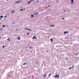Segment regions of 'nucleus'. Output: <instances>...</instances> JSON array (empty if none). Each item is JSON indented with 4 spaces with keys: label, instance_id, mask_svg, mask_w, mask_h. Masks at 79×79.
I'll return each instance as SVG.
<instances>
[{
    "label": "nucleus",
    "instance_id": "f8f14e48",
    "mask_svg": "<svg viewBox=\"0 0 79 79\" xmlns=\"http://www.w3.org/2000/svg\"><path fill=\"white\" fill-rule=\"evenodd\" d=\"M53 26H55V25H51V27H53Z\"/></svg>",
    "mask_w": 79,
    "mask_h": 79
},
{
    "label": "nucleus",
    "instance_id": "a878e982",
    "mask_svg": "<svg viewBox=\"0 0 79 79\" xmlns=\"http://www.w3.org/2000/svg\"><path fill=\"white\" fill-rule=\"evenodd\" d=\"M39 1H38L36 2V3H38V2H39Z\"/></svg>",
    "mask_w": 79,
    "mask_h": 79
},
{
    "label": "nucleus",
    "instance_id": "aec40b11",
    "mask_svg": "<svg viewBox=\"0 0 79 79\" xmlns=\"http://www.w3.org/2000/svg\"><path fill=\"white\" fill-rule=\"evenodd\" d=\"M74 2V0H72V1H71V2Z\"/></svg>",
    "mask_w": 79,
    "mask_h": 79
},
{
    "label": "nucleus",
    "instance_id": "5701e85b",
    "mask_svg": "<svg viewBox=\"0 0 79 79\" xmlns=\"http://www.w3.org/2000/svg\"><path fill=\"white\" fill-rule=\"evenodd\" d=\"M25 30H27V29H27V28H25Z\"/></svg>",
    "mask_w": 79,
    "mask_h": 79
},
{
    "label": "nucleus",
    "instance_id": "2f4dec72",
    "mask_svg": "<svg viewBox=\"0 0 79 79\" xmlns=\"http://www.w3.org/2000/svg\"><path fill=\"white\" fill-rule=\"evenodd\" d=\"M48 7H50V6H48Z\"/></svg>",
    "mask_w": 79,
    "mask_h": 79
},
{
    "label": "nucleus",
    "instance_id": "20e7f679",
    "mask_svg": "<svg viewBox=\"0 0 79 79\" xmlns=\"http://www.w3.org/2000/svg\"><path fill=\"white\" fill-rule=\"evenodd\" d=\"M15 12H16V11L12 10V14H13V13H15Z\"/></svg>",
    "mask_w": 79,
    "mask_h": 79
},
{
    "label": "nucleus",
    "instance_id": "423d86ee",
    "mask_svg": "<svg viewBox=\"0 0 79 79\" xmlns=\"http://www.w3.org/2000/svg\"><path fill=\"white\" fill-rule=\"evenodd\" d=\"M17 39H18V40H20V37H18Z\"/></svg>",
    "mask_w": 79,
    "mask_h": 79
},
{
    "label": "nucleus",
    "instance_id": "393cba45",
    "mask_svg": "<svg viewBox=\"0 0 79 79\" xmlns=\"http://www.w3.org/2000/svg\"><path fill=\"white\" fill-rule=\"evenodd\" d=\"M27 35H29V33H27Z\"/></svg>",
    "mask_w": 79,
    "mask_h": 79
},
{
    "label": "nucleus",
    "instance_id": "412c9836",
    "mask_svg": "<svg viewBox=\"0 0 79 79\" xmlns=\"http://www.w3.org/2000/svg\"><path fill=\"white\" fill-rule=\"evenodd\" d=\"M23 9H21V11H23Z\"/></svg>",
    "mask_w": 79,
    "mask_h": 79
},
{
    "label": "nucleus",
    "instance_id": "7ed1b4c3",
    "mask_svg": "<svg viewBox=\"0 0 79 79\" xmlns=\"http://www.w3.org/2000/svg\"><path fill=\"white\" fill-rule=\"evenodd\" d=\"M37 39V38H36L35 36H34L33 38L32 39Z\"/></svg>",
    "mask_w": 79,
    "mask_h": 79
},
{
    "label": "nucleus",
    "instance_id": "c9c22d12",
    "mask_svg": "<svg viewBox=\"0 0 79 79\" xmlns=\"http://www.w3.org/2000/svg\"><path fill=\"white\" fill-rule=\"evenodd\" d=\"M9 15V14H7V15Z\"/></svg>",
    "mask_w": 79,
    "mask_h": 79
},
{
    "label": "nucleus",
    "instance_id": "e433bc0d",
    "mask_svg": "<svg viewBox=\"0 0 79 79\" xmlns=\"http://www.w3.org/2000/svg\"><path fill=\"white\" fill-rule=\"evenodd\" d=\"M17 18H19V16H18L17 17Z\"/></svg>",
    "mask_w": 79,
    "mask_h": 79
},
{
    "label": "nucleus",
    "instance_id": "dca6fc26",
    "mask_svg": "<svg viewBox=\"0 0 79 79\" xmlns=\"http://www.w3.org/2000/svg\"><path fill=\"white\" fill-rule=\"evenodd\" d=\"M7 40H9V42H10V40L9 39H7Z\"/></svg>",
    "mask_w": 79,
    "mask_h": 79
},
{
    "label": "nucleus",
    "instance_id": "79ce46f5",
    "mask_svg": "<svg viewBox=\"0 0 79 79\" xmlns=\"http://www.w3.org/2000/svg\"><path fill=\"white\" fill-rule=\"evenodd\" d=\"M7 1H8V0H7Z\"/></svg>",
    "mask_w": 79,
    "mask_h": 79
},
{
    "label": "nucleus",
    "instance_id": "1a4fd4ad",
    "mask_svg": "<svg viewBox=\"0 0 79 79\" xmlns=\"http://www.w3.org/2000/svg\"><path fill=\"white\" fill-rule=\"evenodd\" d=\"M50 40H51V42H53V40H52V39H51Z\"/></svg>",
    "mask_w": 79,
    "mask_h": 79
},
{
    "label": "nucleus",
    "instance_id": "9b49d317",
    "mask_svg": "<svg viewBox=\"0 0 79 79\" xmlns=\"http://www.w3.org/2000/svg\"><path fill=\"white\" fill-rule=\"evenodd\" d=\"M5 26H6V25H3V26H2V27H5Z\"/></svg>",
    "mask_w": 79,
    "mask_h": 79
},
{
    "label": "nucleus",
    "instance_id": "cd10ccee",
    "mask_svg": "<svg viewBox=\"0 0 79 79\" xmlns=\"http://www.w3.org/2000/svg\"><path fill=\"white\" fill-rule=\"evenodd\" d=\"M33 0H31V1L30 2H33Z\"/></svg>",
    "mask_w": 79,
    "mask_h": 79
},
{
    "label": "nucleus",
    "instance_id": "f03ea898",
    "mask_svg": "<svg viewBox=\"0 0 79 79\" xmlns=\"http://www.w3.org/2000/svg\"><path fill=\"white\" fill-rule=\"evenodd\" d=\"M38 14H39V13H38V12H36V13H35L34 14V15L35 16H36V15H37Z\"/></svg>",
    "mask_w": 79,
    "mask_h": 79
},
{
    "label": "nucleus",
    "instance_id": "58836bf2",
    "mask_svg": "<svg viewBox=\"0 0 79 79\" xmlns=\"http://www.w3.org/2000/svg\"><path fill=\"white\" fill-rule=\"evenodd\" d=\"M9 77H10V76L9 75Z\"/></svg>",
    "mask_w": 79,
    "mask_h": 79
},
{
    "label": "nucleus",
    "instance_id": "4be33fe9",
    "mask_svg": "<svg viewBox=\"0 0 79 79\" xmlns=\"http://www.w3.org/2000/svg\"><path fill=\"white\" fill-rule=\"evenodd\" d=\"M45 76H46V75H44V77H45Z\"/></svg>",
    "mask_w": 79,
    "mask_h": 79
},
{
    "label": "nucleus",
    "instance_id": "c85d7f7f",
    "mask_svg": "<svg viewBox=\"0 0 79 79\" xmlns=\"http://www.w3.org/2000/svg\"><path fill=\"white\" fill-rule=\"evenodd\" d=\"M47 7H45V9H47Z\"/></svg>",
    "mask_w": 79,
    "mask_h": 79
},
{
    "label": "nucleus",
    "instance_id": "6ab92c4d",
    "mask_svg": "<svg viewBox=\"0 0 79 79\" xmlns=\"http://www.w3.org/2000/svg\"><path fill=\"white\" fill-rule=\"evenodd\" d=\"M3 48H5V46H3Z\"/></svg>",
    "mask_w": 79,
    "mask_h": 79
},
{
    "label": "nucleus",
    "instance_id": "0eeeda50",
    "mask_svg": "<svg viewBox=\"0 0 79 79\" xmlns=\"http://www.w3.org/2000/svg\"><path fill=\"white\" fill-rule=\"evenodd\" d=\"M66 33H68V31H66V32H64V34H66Z\"/></svg>",
    "mask_w": 79,
    "mask_h": 79
},
{
    "label": "nucleus",
    "instance_id": "ddd939ff",
    "mask_svg": "<svg viewBox=\"0 0 79 79\" xmlns=\"http://www.w3.org/2000/svg\"><path fill=\"white\" fill-rule=\"evenodd\" d=\"M52 74L51 73L49 75H48V76L49 77H50V75H51Z\"/></svg>",
    "mask_w": 79,
    "mask_h": 79
},
{
    "label": "nucleus",
    "instance_id": "9d476101",
    "mask_svg": "<svg viewBox=\"0 0 79 79\" xmlns=\"http://www.w3.org/2000/svg\"><path fill=\"white\" fill-rule=\"evenodd\" d=\"M71 69H72V67H71L70 68H69V70H71Z\"/></svg>",
    "mask_w": 79,
    "mask_h": 79
},
{
    "label": "nucleus",
    "instance_id": "b1692460",
    "mask_svg": "<svg viewBox=\"0 0 79 79\" xmlns=\"http://www.w3.org/2000/svg\"><path fill=\"white\" fill-rule=\"evenodd\" d=\"M72 68H74V66L73 65L72 67Z\"/></svg>",
    "mask_w": 79,
    "mask_h": 79
},
{
    "label": "nucleus",
    "instance_id": "a211bd4d",
    "mask_svg": "<svg viewBox=\"0 0 79 79\" xmlns=\"http://www.w3.org/2000/svg\"><path fill=\"white\" fill-rule=\"evenodd\" d=\"M30 3H31V1H29L28 2V3L29 4H30Z\"/></svg>",
    "mask_w": 79,
    "mask_h": 79
},
{
    "label": "nucleus",
    "instance_id": "a19ab883",
    "mask_svg": "<svg viewBox=\"0 0 79 79\" xmlns=\"http://www.w3.org/2000/svg\"><path fill=\"white\" fill-rule=\"evenodd\" d=\"M64 12H65V10H64Z\"/></svg>",
    "mask_w": 79,
    "mask_h": 79
},
{
    "label": "nucleus",
    "instance_id": "ea45409f",
    "mask_svg": "<svg viewBox=\"0 0 79 79\" xmlns=\"http://www.w3.org/2000/svg\"><path fill=\"white\" fill-rule=\"evenodd\" d=\"M25 10V9H23V10Z\"/></svg>",
    "mask_w": 79,
    "mask_h": 79
},
{
    "label": "nucleus",
    "instance_id": "c756f323",
    "mask_svg": "<svg viewBox=\"0 0 79 79\" xmlns=\"http://www.w3.org/2000/svg\"><path fill=\"white\" fill-rule=\"evenodd\" d=\"M30 49H31V47H30Z\"/></svg>",
    "mask_w": 79,
    "mask_h": 79
},
{
    "label": "nucleus",
    "instance_id": "2eb2a0df",
    "mask_svg": "<svg viewBox=\"0 0 79 79\" xmlns=\"http://www.w3.org/2000/svg\"><path fill=\"white\" fill-rule=\"evenodd\" d=\"M1 18H3V16H0Z\"/></svg>",
    "mask_w": 79,
    "mask_h": 79
},
{
    "label": "nucleus",
    "instance_id": "bb28decb",
    "mask_svg": "<svg viewBox=\"0 0 79 79\" xmlns=\"http://www.w3.org/2000/svg\"><path fill=\"white\" fill-rule=\"evenodd\" d=\"M77 55H78V54H77L76 55V56H77Z\"/></svg>",
    "mask_w": 79,
    "mask_h": 79
},
{
    "label": "nucleus",
    "instance_id": "c03bdc74",
    "mask_svg": "<svg viewBox=\"0 0 79 79\" xmlns=\"http://www.w3.org/2000/svg\"><path fill=\"white\" fill-rule=\"evenodd\" d=\"M0 38H1V37H0Z\"/></svg>",
    "mask_w": 79,
    "mask_h": 79
},
{
    "label": "nucleus",
    "instance_id": "7c9ffc66",
    "mask_svg": "<svg viewBox=\"0 0 79 79\" xmlns=\"http://www.w3.org/2000/svg\"><path fill=\"white\" fill-rule=\"evenodd\" d=\"M18 29H16V31H18Z\"/></svg>",
    "mask_w": 79,
    "mask_h": 79
},
{
    "label": "nucleus",
    "instance_id": "4468645a",
    "mask_svg": "<svg viewBox=\"0 0 79 79\" xmlns=\"http://www.w3.org/2000/svg\"><path fill=\"white\" fill-rule=\"evenodd\" d=\"M31 17H34V15H31Z\"/></svg>",
    "mask_w": 79,
    "mask_h": 79
},
{
    "label": "nucleus",
    "instance_id": "f257e3e1",
    "mask_svg": "<svg viewBox=\"0 0 79 79\" xmlns=\"http://www.w3.org/2000/svg\"><path fill=\"white\" fill-rule=\"evenodd\" d=\"M57 77V78L58 79V78H59V77H59V75L58 76V75H56L55 76H54V77H55L56 78V77Z\"/></svg>",
    "mask_w": 79,
    "mask_h": 79
},
{
    "label": "nucleus",
    "instance_id": "f704fd0d",
    "mask_svg": "<svg viewBox=\"0 0 79 79\" xmlns=\"http://www.w3.org/2000/svg\"><path fill=\"white\" fill-rule=\"evenodd\" d=\"M0 20H2V19H0Z\"/></svg>",
    "mask_w": 79,
    "mask_h": 79
},
{
    "label": "nucleus",
    "instance_id": "6e6552de",
    "mask_svg": "<svg viewBox=\"0 0 79 79\" xmlns=\"http://www.w3.org/2000/svg\"><path fill=\"white\" fill-rule=\"evenodd\" d=\"M27 64L26 63H25L23 64V65H25V64Z\"/></svg>",
    "mask_w": 79,
    "mask_h": 79
},
{
    "label": "nucleus",
    "instance_id": "72a5a7b5",
    "mask_svg": "<svg viewBox=\"0 0 79 79\" xmlns=\"http://www.w3.org/2000/svg\"><path fill=\"white\" fill-rule=\"evenodd\" d=\"M6 16H5L4 17V18H6Z\"/></svg>",
    "mask_w": 79,
    "mask_h": 79
},
{
    "label": "nucleus",
    "instance_id": "39448f33",
    "mask_svg": "<svg viewBox=\"0 0 79 79\" xmlns=\"http://www.w3.org/2000/svg\"><path fill=\"white\" fill-rule=\"evenodd\" d=\"M21 3V1L17 2H15V3Z\"/></svg>",
    "mask_w": 79,
    "mask_h": 79
},
{
    "label": "nucleus",
    "instance_id": "37998d69",
    "mask_svg": "<svg viewBox=\"0 0 79 79\" xmlns=\"http://www.w3.org/2000/svg\"><path fill=\"white\" fill-rule=\"evenodd\" d=\"M21 8H22V7H21Z\"/></svg>",
    "mask_w": 79,
    "mask_h": 79
},
{
    "label": "nucleus",
    "instance_id": "4c0bfd02",
    "mask_svg": "<svg viewBox=\"0 0 79 79\" xmlns=\"http://www.w3.org/2000/svg\"><path fill=\"white\" fill-rule=\"evenodd\" d=\"M12 24H15V23H13Z\"/></svg>",
    "mask_w": 79,
    "mask_h": 79
},
{
    "label": "nucleus",
    "instance_id": "473e14b6",
    "mask_svg": "<svg viewBox=\"0 0 79 79\" xmlns=\"http://www.w3.org/2000/svg\"><path fill=\"white\" fill-rule=\"evenodd\" d=\"M62 19H64V18H63Z\"/></svg>",
    "mask_w": 79,
    "mask_h": 79
},
{
    "label": "nucleus",
    "instance_id": "f3484780",
    "mask_svg": "<svg viewBox=\"0 0 79 79\" xmlns=\"http://www.w3.org/2000/svg\"><path fill=\"white\" fill-rule=\"evenodd\" d=\"M27 30H28L29 31H32L31 29H27Z\"/></svg>",
    "mask_w": 79,
    "mask_h": 79
}]
</instances>
